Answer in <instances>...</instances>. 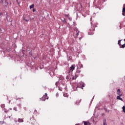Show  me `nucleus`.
Segmentation results:
<instances>
[{"mask_svg": "<svg viewBox=\"0 0 125 125\" xmlns=\"http://www.w3.org/2000/svg\"><path fill=\"white\" fill-rule=\"evenodd\" d=\"M91 27L90 28L88 32V35H93L94 34V31H95V27L97 26V24L94 23V22L92 21L91 22Z\"/></svg>", "mask_w": 125, "mask_h": 125, "instance_id": "obj_1", "label": "nucleus"}, {"mask_svg": "<svg viewBox=\"0 0 125 125\" xmlns=\"http://www.w3.org/2000/svg\"><path fill=\"white\" fill-rule=\"evenodd\" d=\"M77 87L83 89V87H84V84L83 83H78L77 84Z\"/></svg>", "mask_w": 125, "mask_h": 125, "instance_id": "obj_2", "label": "nucleus"}, {"mask_svg": "<svg viewBox=\"0 0 125 125\" xmlns=\"http://www.w3.org/2000/svg\"><path fill=\"white\" fill-rule=\"evenodd\" d=\"M45 99H48V97L47 96V93H45V95L42 97V101H45Z\"/></svg>", "mask_w": 125, "mask_h": 125, "instance_id": "obj_3", "label": "nucleus"}, {"mask_svg": "<svg viewBox=\"0 0 125 125\" xmlns=\"http://www.w3.org/2000/svg\"><path fill=\"white\" fill-rule=\"evenodd\" d=\"M75 68H76V65L75 64L72 65L69 68V72H73V70H75Z\"/></svg>", "mask_w": 125, "mask_h": 125, "instance_id": "obj_4", "label": "nucleus"}, {"mask_svg": "<svg viewBox=\"0 0 125 125\" xmlns=\"http://www.w3.org/2000/svg\"><path fill=\"white\" fill-rule=\"evenodd\" d=\"M81 102H82V99H78L77 100L75 104L76 105H80V103H81Z\"/></svg>", "mask_w": 125, "mask_h": 125, "instance_id": "obj_5", "label": "nucleus"}, {"mask_svg": "<svg viewBox=\"0 0 125 125\" xmlns=\"http://www.w3.org/2000/svg\"><path fill=\"white\" fill-rule=\"evenodd\" d=\"M84 125H90V123L89 122L83 121Z\"/></svg>", "mask_w": 125, "mask_h": 125, "instance_id": "obj_6", "label": "nucleus"}, {"mask_svg": "<svg viewBox=\"0 0 125 125\" xmlns=\"http://www.w3.org/2000/svg\"><path fill=\"white\" fill-rule=\"evenodd\" d=\"M18 122L19 123H23V122H24V120H23L22 119L19 118Z\"/></svg>", "mask_w": 125, "mask_h": 125, "instance_id": "obj_7", "label": "nucleus"}, {"mask_svg": "<svg viewBox=\"0 0 125 125\" xmlns=\"http://www.w3.org/2000/svg\"><path fill=\"white\" fill-rule=\"evenodd\" d=\"M123 13H125V4L124 5V7L122 10Z\"/></svg>", "mask_w": 125, "mask_h": 125, "instance_id": "obj_8", "label": "nucleus"}, {"mask_svg": "<svg viewBox=\"0 0 125 125\" xmlns=\"http://www.w3.org/2000/svg\"><path fill=\"white\" fill-rule=\"evenodd\" d=\"M117 99H118V100H121V101H123V99H122V98H121V97L119 96L117 97Z\"/></svg>", "mask_w": 125, "mask_h": 125, "instance_id": "obj_9", "label": "nucleus"}, {"mask_svg": "<svg viewBox=\"0 0 125 125\" xmlns=\"http://www.w3.org/2000/svg\"><path fill=\"white\" fill-rule=\"evenodd\" d=\"M120 93H121V90H120V89H118L117 90V94H118V95H120Z\"/></svg>", "mask_w": 125, "mask_h": 125, "instance_id": "obj_10", "label": "nucleus"}, {"mask_svg": "<svg viewBox=\"0 0 125 125\" xmlns=\"http://www.w3.org/2000/svg\"><path fill=\"white\" fill-rule=\"evenodd\" d=\"M60 80L61 81H63V80H64V77H63V76H60Z\"/></svg>", "mask_w": 125, "mask_h": 125, "instance_id": "obj_11", "label": "nucleus"}, {"mask_svg": "<svg viewBox=\"0 0 125 125\" xmlns=\"http://www.w3.org/2000/svg\"><path fill=\"white\" fill-rule=\"evenodd\" d=\"M34 6H35V5L32 4L29 6V8H30V9H32V8H33Z\"/></svg>", "mask_w": 125, "mask_h": 125, "instance_id": "obj_12", "label": "nucleus"}, {"mask_svg": "<svg viewBox=\"0 0 125 125\" xmlns=\"http://www.w3.org/2000/svg\"><path fill=\"white\" fill-rule=\"evenodd\" d=\"M103 124H104L103 125H107V124H106V119L104 120Z\"/></svg>", "mask_w": 125, "mask_h": 125, "instance_id": "obj_13", "label": "nucleus"}, {"mask_svg": "<svg viewBox=\"0 0 125 125\" xmlns=\"http://www.w3.org/2000/svg\"><path fill=\"white\" fill-rule=\"evenodd\" d=\"M59 90H60V91H62L63 88L60 87V86L58 87Z\"/></svg>", "mask_w": 125, "mask_h": 125, "instance_id": "obj_14", "label": "nucleus"}, {"mask_svg": "<svg viewBox=\"0 0 125 125\" xmlns=\"http://www.w3.org/2000/svg\"><path fill=\"white\" fill-rule=\"evenodd\" d=\"M124 113H125V106H123V107H122Z\"/></svg>", "mask_w": 125, "mask_h": 125, "instance_id": "obj_15", "label": "nucleus"}, {"mask_svg": "<svg viewBox=\"0 0 125 125\" xmlns=\"http://www.w3.org/2000/svg\"><path fill=\"white\" fill-rule=\"evenodd\" d=\"M76 36H78L79 35V33H80V31L78 30H76Z\"/></svg>", "mask_w": 125, "mask_h": 125, "instance_id": "obj_16", "label": "nucleus"}, {"mask_svg": "<svg viewBox=\"0 0 125 125\" xmlns=\"http://www.w3.org/2000/svg\"><path fill=\"white\" fill-rule=\"evenodd\" d=\"M66 80H69L70 79V75H68L66 77Z\"/></svg>", "mask_w": 125, "mask_h": 125, "instance_id": "obj_17", "label": "nucleus"}, {"mask_svg": "<svg viewBox=\"0 0 125 125\" xmlns=\"http://www.w3.org/2000/svg\"><path fill=\"white\" fill-rule=\"evenodd\" d=\"M63 96L64 97H68V95L66 93L63 94Z\"/></svg>", "mask_w": 125, "mask_h": 125, "instance_id": "obj_18", "label": "nucleus"}, {"mask_svg": "<svg viewBox=\"0 0 125 125\" xmlns=\"http://www.w3.org/2000/svg\"><path fill=\"white\" fill-rule=\"evenodd\" d=\"M121 41L122 40L118 41V44H119V45H121Z\"/></svg>", "mask_w": 125, "mask_h": 125, "instance_id": "obj_19", "label": "nucleus"}, {"mask_svg": "<svg viewBox=\"0 0 125 125\" xmlns=\"http://www.w3.org/2000/svg\"><path fill=\"white\" fill-rule=\"evenodd\" d=\"M125 44H123V45H122V48H125Z\"/></svg>", "mask_w": 125, "mask_h": 125, "instance_id": "obj_20", "label": "nucleus"}, {"mask_svg": "<svg viewBox=\"0 0 125 125\" xmlns=\"http://www.w3.org/2000/svg\"><path fill=\"white\" fill-rule=\"evenodd\" d=\"M56 96L57 97H58V96H59V94H58V93H56Z\"/></svg>", "mask_w": 125, "mask_h": 125, "instance_id": "obj_21", "label": "nucleus"}, {"mask_svg": "<svg viewBox=\"0 0 125 125\" xmlns=\"http://www.w3.org/2000/svg\"><path fill=\"white\" fill-rule=\"evenodd\" d=\"M55 84L56 86H58V82H56Z\"/></svg>", "mask_w": 125, "mask_h": 125, "instance_id": "obj_22", "label": "nucleus"}, {"mask_svg": "<svg viewBox=\"0 0 125 125\" xmlns=\"http://www.w3.org/2000/svg\"><path fill=\"white\" fill-rule=\"evenodd\" d=\"M35 11H36V9L33 8V12H35Z\"/></svg>", "mask_w": 125, "mask_h": 125, "instance_id": "obj_23", "label": "nucleus"}, {"mask_svg": "<svg viewBox=\"0 0 125 125\" xmlns=\"http://www.w3.org/2000/svg\"><path fill=\"white\" fill-rule=\"evenodd\" d=\"M119 96H120V97H121V96H122L123 95L121 94H119V95H118Z\"/></svg>", "mask_w": 125, "mask_h": 125, "instance_id": "obj_24", "label": "nucleus"}, {"mask_svg": "<svg viewBox=\"0 0 125 125\" xmlns=\"http://www.w3.org/2000/svg\"><path fill=\"white\" fill-rule=\"evenodd\" d=\"M122 15H123V16H125V13H122Z\"/></svg>", "mask_w": 125, "mask_h": 125, "instance_id": "obj_25", "label": "nucleus"}, {"mask_svg": "<svg viewBox=\"0 0 125 125\" xmlns=\"http://www.w3.org/2000/svg\"><path fill=\"white\" fill-rule=\"evenodd\" d=\"M2 124H4V121H2Z\"/></svg>", "mask_w": 125, "mask_h": 125, "instance_id": "obj_26", "label": "nucleus"}, {"mask_svg": "<svg viewBox=\"0 0 125 125\" xmlns=\"http://www.w3.org/2000/svg\"><path fill=\"white\" fill-rule=\"evenodd\" d=\"M25 21H26V22H28V20H25Z\"/></svg>", "mask_w": 125, "mask_h": 125, "instance_id": "obj_27", "label": "nucleus"}, {"mask_svg": "<svg viewBox=\"0 0 125 125\" xmlns=\"http://www.w3.org/2000/svg\"><path fill=\"white\" fill-rule=\"evenodd\" d=\"M81 7H83V6L82 5H81Z\"/></svg>", "mask_w": 125, "mask_h": 125, "instance_id": "obj_28", "label": "nucleus"}, {"mask_svg": "<svg viewBox=\"0 0 125 125\" xmlns=\"http://www.w3.org/2000/svg\"><path fill=\"white\" fill-rule=\"evenodd\" d=\"M62 85H64V83H62Z\"/></svg>", "mask_w": 125, "mask_h": 125, "instance_id": "obj_29", "label": "nucleus"}, {"mask_svg": "<svg viewBox=\"0 0 125 125\" xmlns=\"http://www.w3.org/2000/svg\"><path fill=\"white\" fill-rule=\"evenodd\" d=\"M79 86H82V85H79Z\"/></svg>", "mask_w": 125, "mask_h": 125, "instance_id": "obj_30", "label": "nucleus"}, {"mask_svg": "<svg viewBox=\"0 0 125 125\" xmlns=\"http://www.w3.org/2000/svg\"><path fill=\"white\" fill-rule=\"evenodd\" d=\"M91 19V20H92V19L91 18V19Z\"/></svg>", "mask_w": 125, "mask_h": 125, "instance_id": "obj_31", "label": "nucleus"}, {"mask_svg": "<svg viewBox=\"0 0 125 125\" xmlns=\"http://www.w3.org/2000/svg\"><path fill=\"white\" fill-rule=\"evenodd\" d=\"M79 125V124H77V125Z\"/></svg>", "mask_w": 125, "mask_h": 125, "instance_id": "obj_32", "label": "nucleus"}, {"mask_svg": "<svg viewBox=\"0 0 125 125\" xmlns=\"http://www.w3.org/2000/svg\"><path fill=\"white\" fill-rule=\"evenodd\" d=\"M9 118H10V116H9Z\"/></svg>", "mask_w": 125, "mask_h": 125, "instance_id": "obj_33", "label": "nucleus"}]
</instances>
